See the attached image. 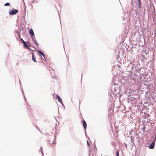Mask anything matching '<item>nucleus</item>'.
Here are the masks:
<instances>
[{"mask_svg": "<svg viewBox=\"0 0 156 156\" xmlns=\"http://www.w3.org/2000/svg\"><path fill=\"white\" fill-rule=\"evenodd\" d=\"M34 42L35 44L37 46H38V43L37 42V41L36 40H35L34 38H33V39H32Z\"/></svg>", "mask_w": 156, "mask_h": 156, "instance_id": "nucleus-10", "label": "nucleus"}, {"mask_svg": "<svg viewBox=\"0 0 156 156\" xmlns=\"http://www.w3.org/2000/svg\"><path fill=\"white\" fill-rule=\"evenodd\" d=\"M23 45L24 46L26 47V48L28 49H29L30 48L27 45L25 42H24L23 43Z\"/></svg>", "mask_w": 156, "mask_h": 156, "instance_id": "nucleus-9", "label": "nucleus"}, {"mask_svg": "<svg viewBox=\"0 0 156 156\" xmlns=\"http://www.w3.org/2000/svg\"><path fill=\"white\" fill-rule=\"evenodd\" d=\"M38 53L39 54L40 56L42 55L44 58V54L42 52H41L40 51L38 50L37 51Z\"/></svg>", "mask_w": 156, "mask_h": 156, "instance_id": "nucleus-7", "label": "nucleus"}, {"mask_svg": "<svg viewBox=\"0 0 156 156\" xmlns=\"http://www.w3.org/2000/svg\"><path fill=\"white\" fill-rule=\"evenodd\" d=\"M10 5V4L9 3H7L5 4L4 5L5 6H9Z\"/></svg>", "mask_w": 156, "mask_h": 156, "instance_id": "nucleus-11", "label": "nucleus"}, {"mask_svg": "<svg viewBox=\"0 0 156 156\" xmlns=\"http://www.w3.org/2000/svg\"><path fill=\"white\" fill-rule=\"evenodd\" d=\"M82 122H83V126L84 127V129L85 130H86V128H87V123H86L85 121L84 120H83Z\"/></svg>", "mask_w": 156, "mask_h": 156, "instance_id": "nucleus-6", "label": "nucleus"}, {"mask_svg": "<svg viewBox=\"0 0 156 156\" xmlns=\"http://www.w3.org/2000/svg\"><path fill=\"white\" fill-rule=\"evenodd\" d=\"M155 145V142L154 141L152 142L150 144L149 146V147L151 149H152L154 148Z\"/></svg>", "mask_w": 156, "mask_h": 156, "instance_id": "nucleus-4", "label": "nucleus"}, {"mask_svg": "<svg viewBox=\"0 0 156 156\" xmlns=\"http://www.w3.org/2000/svg\"><path fill=\"white\" fill-rule=\"evenodd\" d=\"M50 144H51V147H53L55 146L56 142L55 140H54V138H51L49 141Z\"/></svg>", "mask_w": 156, "mask_h": 156, "instance_id": "nucleus-1", "label": "nucleus"}, {"mask_svg": "<svg viewBox=\"0 0 156 156\" xmlns=\"http://www.w3.org/2000/svg\"><path fill=\"white\" fill-rule=\"evenodd\" d=\"M119 151H118L116 153V156H119Z\"/></svg>", "mask_w": 156, "mask_h": 156, "instance_id": "nucleus-12", "label": "nucleus"}, {"mask_svg": "<svg viewBox=\"0 0 156 156\" xmlns=\"http://www.w3.org/2000/svg\"><path fill=\"white\" fill-rule=\"evenodd\" d=\"M138 2L139 5H141V1H138Z\"/></svg>", "mask_w": 156, "mask_h": 156, "instance_id": "nucleus-15", "label": "nucleus"}, {"mask_svg": "<svg viewBox=\"0 0 156 156\" xmlns=\"http://www.w3.org/2000/svg\"><path fill=\"white\" fill-rule=\"evenodd\" d=\"M32 60L35 62H37V61L36 60V57L34 55L33 53H32Z\"/></svg>", "mask_w": 156, "mask_h": 156, "instance_id": "nucleus-8", "label": "nucleus"}, {"mask_svg": "<svg viewBox=\"0 0 156 156\" xmlns=\"http://www.w3.org/2000/svg\"><path fill=\"white\" fill-rule=\"evenodd\" d=\"M56 98L58 100V101L62 104V99H61L60 97L58 95H56Z\"/></svg>", "mask_w": 156, "mask_h": 156, "instance_id": "nucleus-5", "label": "nucleus"}, {"mask_svg": "<svg viewBox=\"0 0 156 156\" xmlns=\"http://www.w3.org/2000/svg\"><path fill=\"white\" fill-rule=\"evenodd\" d=\"M29 33L32 38L33 39V38L35 37V36L32 29H31L30 30Z\"/></svg>", "mask_w": 156, "mask_h": 156, "instance_id": "nucleus-3", "label": "nucleus"}, {"mask_svg": "<svg viewBox=\"0 0 156 156\" xmlns=\"http://www.w3.org/2000/svg\"><path fill=\"white\" fill-rule=\"evenodd\" d=\"M20 40L23 42V43H24V42H25L21 38H20Z\"/></svg>", "mask_w": 156, "mask_h": 156, "instance_id": "nucleus-13", "label": "nucleus"}, {"mask_svg": "<svg viewBox=\"0 0 156 156\" xmlns=\"http://www.w3.org/2000/svg\"><path fill=\"white\" fill-rule=\"evenodd\" d=\"M140 0H138V1H140Z\"/></svg>", "mask_w": 156, "mask_h": 156, "instance_id": "nucleus-17", "label": "nucleus"}, {"mask_svg": "<svg viewBox=\"0 0 156 156\" xmlns=\"http://www.w3.org/2000/svg\"><path fill=\"white\" fill-rule=\"evenodd\" d=\"M141 7V5H139V8H140Z\"/></svg>", "mask_w": 156, "mask_h": 156, "instance_id": "nucleus-16", "label": "nucleus"}, {"mask_svg": "<svg viewBox=\"0 0 156 156\" xmlns=\"http://www.w3.org/2000/svg\"><path fill=\"white\" fill-rule=\"evenodd\" d=\"M87 144L88 146L90 145V143L88 140L87 141Z\"/></svg>", "mask_w": 156, "mask_h": 156, "instance_id": "nucleus-14", "label": "nucleus"}, {"mask_svg": "<svg viewBox=\"0 0 156 156\" xmlns=\"http://www.w3.org/2000/svg\"><path fill=\"white\" fill-rule=\"evenodd\" d=\"M18 11L14 9L9 10V13L10 15H13L16 14L18 12Z\"/></svg>", "mask_w": 156, "mask_h": 156, "instance_id": "nucleus-2", "label": "nucleus"}]
</instances>
